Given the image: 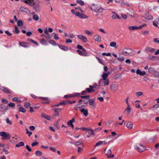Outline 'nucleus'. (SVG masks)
<instances>
[{
  "mask_svg": "<svg viewBox=\"0 0 159 159\" xmlns=\"http://www.w3.org/2000/svg\"><path fill=\"white\" fill-rule=\"evenodd\" d=\"M7 109V108L5 106L2 105L0 107V111L2 112H6Z\"/></svg>",
  "mask_w": 159,
  "mask_h": 159,
  "instance_id": "nucleus-15",
  "label": "nucleus"
},
{
  "mask_svg": "<svg viewBox=\"0 0 159 159\" xmlns=\"http://www.w3.org/2000/svg\"><path fill=\"white\" fill-rule=\"evenodd\" d=\"M30 105V102H26L25 104V108H27L28 107H29Z\"/></svg>",
  "mask_w": 159,
  "mask_h": 159,
  "instance_id": "nucleus-64",
  "label": "nucleus"
},
{
  "mask_svg": "<svg viewBox=\"0 0 159 159\" xmlns=\"http://www.w3.org/2000/svg\"><path fill=\"white\" fill-rule=\"evenodd\" d=\"M44 37L47 39H49L51 38V36L49 33H48V34H46V35Z\"/></svg>",
  "mask_w": 159,
  "mask_h": 159,
  "instance_id": "nucleus-53",
  "label": "nucleus"
},
{
  "mask_svg": "<svg viewBox=\"0 0 159 159\" xmlns=\"http://www.w3.org/2000/svg\"><path fill=\"white\" fill-rule=\"evenodd\" d=\"M104 142L103 141H100L97 142L96 145L94 146V147H96V146H99L101 145L102 144V143Z\"/></svg>",
  "mask_w": 159,
  "mask_h": 159,
  "instance_id": "nucleus-35",
  "label": "nucleus"
},
{
  "mask_svg": "<svg viewBox=\"0 0 159 159\" xmlns=\"http://www.w3.org/2000/svg\"><path fill=\"white\" fill-rule=\"evenodd\" d=\"M142 33L144 35H148L149 34V31L148 30H144L142 32Z\"/></svg>",
  "mask_w": 159,
  "mask_h": 159,
  "instance_id": "nucleus-49",
  "label": "nucleus"
},
{
  "mask_svg": "<svg viewBox=\"0 0 159 159\" xmlns=\"http://www.w3.org/2000/svg\"><path fill=\"white\" fill-rule=\"evenodd\" d=\"M17 25L19 26H21L22 25L23 23L22 20H19L17 22Z\"/></svg>",
  "mask_w": 159,
  "mask_h": 159,
  "instance_id": "nucleus-45",
  "label": "nucleus"
},
{
  "mask_svg": "<svg viewBox=\"0 0 159 159\" xmlns=\"http://www.w3.org/2000/svg\"><path fill=\"white\" fill-rule=\"evenodd\" d=\"M24 145V143L23 142H20L16 144L15 146L16 147H20L23 146Z\"/></svg>",
  "mask_w": 159,
  "mask_h": 159,
  "instance_id": "nucleus-33",
  "label": "nucleus"
},
{
  "mask_svg": "<svg viewBox=\"0 0 159 159\" xmlns=\"http://www.w3.org/2000/svg\"><path fill=\"white\" fill-rule=\"evenodd\" d=\"M6 123L9 125H11L13 124L12 122L8 118H7L6 119Z\"/></svg>",
  "mask_w": 159,
  "mask_h": 159,
  "instance_id": "nucleus-27",
  "label": "nucleus"
},
{
  "mask_svg": "<svg viewBox=\"0 0 159 159\" xmlns=\"http://www.w3.org/2000/svg\"><path fill=\"white\" fill-rule=\"evenodd\" d=\"M38 142H33L32 143L31 145L32 146L34 147V146L37 145L38 144Z\"/></svg>",
  "mask_w": 159,
  "mask_h": 159,
  "instance_id": "nucleus-62",
  "label": "nucleus"
},
{
  "mask_svg": "<svg viewBox=\"0 0 159 159\" xmlns=\"http://www.w3.org/2000/svg\"><path fill=\"white\" fill-rule=\"evenodd\" d=\"M31 131H33L35 129V127L34 126H30L29 127Z\"/></svg>",
  "mask_w": 159,
  "mask_h": 159,
  "instance_id": "nucleus-63",
  "label": "nucleus"
},
{
  "mask_svg": "<svg viewBox=\"0 0 159 159\" xmlns=\"http://www.w3.org/2000/svg\"><path fill=\"white\" fill-rule=\"evenodd\" d=\"M76 2L82 6L84 4V2L82 0H76Z\"/></svg>",
  "mask_w": 159,
  "mask_h": 159,
  "instance_id": "nucleus-38",
  "label": "nucleus"
},
{
  "mask_svg": "<svg viewBox=\"0 0 159 159\" xmlns=\"http://www.w3.org/2000/svg\"><path fill=\"white\" fill-rule=\"evenodd\" d=\"M19 46L25 48L28 47L30 46L29 44V43L24 42H19Z\"/></svg>",
  "mask_w": 159,
  "mask_h": 159,
  "instance_id": "nucleus-10",
  "label": "nucleus"
},
{
  "mask_svg": "<svg viewBox=\"0 0 159 159\" xmlns=\"http://www.w3.org/2000/svg\"><path fill=\"white\" fill-rule=\"evenodd\" d=\"M94 40L98 42H101V38L98 35H96L94 36Z\"/></svg>",
  "mask_w": 159,
  "mask_h": 159,
  "instance_id": "nucleus-24",
  "label": "nucleus"
},
{
  "mask_svg": "<svg viewBox=\"0 0 159 159\" xmlns=\"http://www.w3.org/2000/svg\"><path fill=\"white\" fill-rule=\"evenodd\" d=\"M35 154L38 156H41L42 155V152L39 150L36 151L35 152Z\"/></svg>",
  "mask_w": 159,
  "mask_h": 159,
  "instance_id": "nucleus-34",
  "label": "nucleus"
},
{
  "mask_svg": "<svg viewBox=\"0 0 159 159\" xmlns=\"http://www.w3.org/2000/svg\"><path fill=\"white\" fill-rule=\"evenodd\" d=\"M90 8L96 12L102 13L104 9L99 4H92L90 6Z\"/></svg>",
  "mask_w": 159,
  "mask_h": 159,
  "instance_id": "nucleus-1",
  "label": "nucleus"
},
{
  "mask_svg": "<svg viewBox=\"0 0 159 159\" xmlns=\"http://www.w3.org/2000/svg\"><path fill=\"white\" fill-rule=\"evenodd\" d=\"M129 14L131 17H133L134 16V13L133 11L130 10L129 11V12L127 13Z\"/></svg>",
  "mask_w": 159,
  "mask_h": 159,
  "instance_id": "nucleus-41",
  "label": "nucleus"
},
{
  "mask_svg": "<svg viewBox=\"0 0 159 159\" xmlns=\"http://www.w3.org/2000/svg\"><path fill=\"white\" fill-rule=\"evenodd\" d=\"M85 32L86 34L89 35H91L92 34V33L88 30H86Z\"/></svg>",
  "mask_w": 159,
  "mask_h": 159,
  "instance_id": "nucleus-56",
  "label": "nucleus"
},
{
  "mask_svg": "<svg viewBox=\"0 0 159 159\" xmlns=\"http://www.w3.org/2000/svg\"><path fill=\"white\" fill-rule=\"evenodd\" d=\"M80 111V112L83 114L85 116H88V111L87 109H86L85 108H83L81 109Z\"/></svg>",
  "mask_w": 159,
  "mask_h": 159,
  "instance_id": "nucleus-13",
  "label": "nucleus"
},
{
  "mask_svg": "<svg viewBox=\"0 0 159 159\" xmlns=\"http://www.w3.org/2000/svg\"><path fill=\"white\" fill-rule=\"evenodd\" d=\"M143 17L147 20H149L153 19V17L151 15H146L143 16Z\"/></svg>",
  "mask_w": 159,
  "mask_h": 159,
  "instance_id": "nucleus-20",
  "label": "nucleus"
},
{
  "mask_svg": "<svg viewBox=\"0 0 159 159\" xmlns=\"http://www.w3.org/2000/svg\"><path fill=\"white\" fill-rule=\"evenodd\" d=\"M54 35V39L56 40H58L59 39V37H58L57 34L55 33H53L52 34Z\"/></svg>",
  "mask_w": 159,
  "mask_h": 159,
  "instance_id": "nucleus-57",
  "label": "nucleus"
},
{
  "mask_svg": "<svg viewBox=\"0 0 159 159\" xmlns=\"http://www.w3.org/2000/svg\"><path fill=\"white\" fill-rule=\"evenodd\" d=\"M77 37L84 43H86L88 41L87 38L84 35L82 34L78 35Z\"/></svg>",
  "mask_w": 159,
  "mask_h": 159,
  "instance_id": "nucleus-7",
  "label": "nucleus"
},
{
  "mask_svg": "<svg viewBox=\"0 0 159 159\" xmlns=\"http://www.w3.org/2000/svg\"><path fill=\"white\" fill-rule=\"evenodd\" d=\"M41 116L42 118H44L47 119L48 120H49L50 119V116L46 115L44 113H42L41 115Z\"/></svg>",
  "mask_w": 159,
  "mask_h": 159,
  "instance_id": "nucleus-23",
  "label": "nucleus"
},
{
  "mask_svg": "<svg viewBox=\"0 0 159 159\" xmlns=\"http://www.w3.org/2000/svg\"><path fill=\"white\" fill-rule=\"evenodd\" d=\"M41 43L43 45L47 44V43L46 40L44 39H42L40 40Z\"/></svg>",
  "mask_w": 159,
  "mask_h": 159,
  "instance_id": "nucleus-32",
  "label": "nucleus"
},
{
  "mask_svg": "<svg viewBox=\"0 0 159 159\" xmlns=\"http://www.w3.org/2000/svg\"><path fill=\"white\" fill-rule=\"evenodd\" d=\"M49 149L52 151V152H56L57 150L56 148L54 147H50L49 148Z\"/></svg>",
  "mask_w": 159,
  "mask_h": 159,
  "instance_id": "nucleus-46",
  "label": "nucleus"
},
{
  "mask_svg": "<svg viewBox=\"0 0 159 159\" xmlns=\"http://www.w3.org/2000/svg\"><path fill=\"white\" fill-rule=\"evenodd\" d=\"M80 95V93H75L74 94H72V97H78Z\"/></svg>",
  "mask_w": 159,
  "mask_h": 159,
  "instance_id": "nucleus-44",
  "label": "nucleus"
},
{
  "mask_svg": "<svg viewBox=\"0 0 159 159\" xmlns=\"http://www.w3.org/2000/svg\"><path fill=\"white\" fill-rule=\"evenodd\" d=\"M30 42L34 43V44H35L37 46L38 45V43L37 42H36L35 41H34L32 39H30Z\"/></svg>",
  "mask_w": 159,
  "mask_h": 159,
  "instance_id": "nucleus-55",
  "label": "nucleus"
},
{
  "mask_svg": "<svg viewBox=\"0 0 159 159\" xmlns=\"http://www.w3.org/2000/svg\"><path fill=\"white\" fill-rule=\"evenodd\" d=\"M133 126V124L131 122L129 121L127 122L126 125V126L128 129L130 130L132 129Z\"/></svg>",
  "mask_w": 159,
  "mask_h": 159,
  "instance_id": "nucleus-18",
  "label": "nucleus"
},
{
  "mask_svg": "<svg viewBox=\"0 0 159 159\" xmlns=\"http://www.w3.org/2000/svg\"><path fill=\"white\" fill-rule=\"evenodd\" d=\"M8 106L10 107H14L15 106V104L14 103L11 102L8 104Z\"/></svg>",
  "mask_w": 159,
  "mask_h": 159,
  "instance_id": "nucleus-58",
  "label": "nucleus"
},
{
  "mask_svg": "<svg viewBox=\"0 0 159 159\" xmlns=\"http://www.w3.org/2000/svg\"><path fill=\"white\" fill-rule=\"evenodd\" d=\"M110 75V73L108 72L107 73L104 72L102 75V79H100L98 82V84L99 85H101V84L102 83L103 80H106V79H108L107 78L108 76Z\"/></svg>",
  "mask_w": 159,
  "mask_h": 159,
  "instance_id": "nucleus-4",
  "label": "nucleus"
},
{
  "mask_svg": "<svg viewBox=\"0 0 159 159\" xmlns=\"http://www.w3.org/2000/svg\"><path fill=\"white\" fill-rule=\"evenodd\" d=\"M0 89L7 93H10L11 92V90L9 89L3 87H1L0 88Z\"/></svg>",
  "mask_w": 159,
  "mask_h": 159,
  "instance_id": "nucleus-14",
  "label": "nucleus"
},
{
  "mask_svg": "<svg viewBox=\"0 0 159 159\" xmlns=\"http://www.w3.org/2000/svg\"><path fill=\"white\" fill-rule=\"evenodd\" d=\"M135 94L137 97H138L142 95H143V93L140 91L136 93Z\"/></svg>",
  "mask_w": 159,
  "mask_h": 159,
  "instance_id": "nucleus-40",
  "label": "nucleus"
},
{
  "mask_svg": "<svg viewBox=\"0 0 159 159\" xmlns=\"http://www.w3.org/2000/svg\"><path fill=\"white\" fill-rule=\"evenodd\" d=\"M132 50L130 49L125 48L122 50V54L125 56H131V52Z\"/></svg>",
  "mask_w": 159,
  "mask_h": 159,
  "instance_id": "nucleus-5",
  "label": "nucleus"
},
{
  "mask_svg": "<svg viewBox=\"0 0 159 159\" xmlns=\"http://www.w3.org/2000/svg\"><path fill=\"white\" fill-rule=\"evenodd\" d=\"M119 89V85L117 84H113L110 85V89L112 92H116Z\"/></svg>",
  "mask_w": 159,
  "mask_h": 159,
  "instance_id": "nucleus-6",
  "label": "nucleus"
},
{
  "mask_svg": "<svg viewBox=\"0 0 159 159\" xmlns=\"http://www.w3.org/2000/svg\"><path fill=\"white\" fill-rule=\"evenodd\" d=\"M19 111L20 112L23 113H25L26 112V110L24 108L22 107H20L19 108Z\"/></svg>",
  "mask_w": 159,
  "mask_h": 159,
  "instance_id": "nucleus-39",
  "label": "nucleus"
},
{
  "mask_svg": "<svg viewBox=\"0 0 159 159\" xmlns=\"http://www.w3.org/2000/svg\"><path fill=\"white\" fill-rule=\"evenodd\" d=\"M137 26H130L129 27V29L130 31L137 30Z\"/></svg>",
  "mask_w": 159,
  "mask_h": 159,
  "instance_id": "nucleus-28",
  "label": "nucleus"
},
{
  "mask_svg": "<svg viewBox=\"0 0 159 159\" xmlns=\"http://www.w3.org/2000/svg\"><path fill=\"white\" fill-rule=\"evenodd\" d=\"M136 74L140 75H144L146 74V72L144 71H142L140 69H138L136 71Z\"/></svg>",
  "mask_w": 159,
  "mask_h": 159,
  "instance_id": "nucleus-16",
  "label": "nucleus"
},
{
  "mask_svg": "<svg viewBox=\"0 0 159 159\" xmlns=\"http://www.w3.org/2000/svg\"><path fill=\"white\" fill-rule=\"evenodd\" d=\"M39 5L38 4L35 5L34 7V9L36 11H39Z\"/></svg>",
  "mask_w": 159,
  "mask_h": 159,
  "instance_id": "nucleus-30",
  "label": "nucleus"
},
{
  "mask_svg": "<svg viewBox=\"0 0 159 159\" xmlns=\"http://www.w3.org/2000/svg\"><path fill=\"white\" fill-rule=\"evenodd\" d=\"M131 109L130 106H127L125 110V111H126L127 113V114H129L131 111Z\"/></svg>",
  "mask_w": 159,
  "mask_h": 159,
  "instance_id": "nucleus-25",
  "label": "nucleus"
},
{
  "mask_svg": "<svg viewBox=\"0 0 159 159\" xmlns=\"http://www.w3.org/2000/svg\"><path fill=\"white\" fill-rule=\"evenodd\" d=\"M102 83H103L104 86H106L109 85V81L108 79H106L103 80Z\"/></svg>",
  "mask_w": 159,
  "mask_h": 159,
  "instance_id": "nucleus-31",
  "label": "nucleus"
},
{
  "mask_svg": "<svg viewBox=\"0 0 159 159\" xmlns=\"http://www.w3.org/2000/svg\"><path fill=\"white\" fill-rule=\"evenodd\" d=\"M147 25L146 24H143V25H140L139 26H137V30L142 29L143 27L146 26Z\"/></svg>",
  "mask_w": 159,
  "mask_h": 159,
  "instance_id": "nucleus-47",
  "label": "nucleus"
},
{
  "mask_svg": "<svg viewBox=\"0 0 159 159\" xmlns=\"http://www.w3.org/2000/svg\"><path fill=\"white\" fill-rule=\"evenodd\" d=\"M64 97L66 99H69L72 97V94H69L68 95H66L64 96Z\"/></svg>",
  "mask_w": 159,
  "mask_h": 159,
  "instance_id": "nucleus-52",
  "label": "nucleus"
},
{
  "mask_svg": "<svg viewBox=\"0 0 159 159\" xmlns=\"http://www.w3.org/2000/svg\"><path fill=\"white\" fill-rule=\"evenodd\" d=\"M95 99L93 98L90 99H89L88 102H89V105L92 106L93 107H95L96 104L94 103Z\"/></svg>",
  "mask_w": 159,
  "mask_h": 159,
  "instance_id": "nucleus-11",
  "label": "nucleus"
},
{
  "mask_svg": "<svg viewBox=\"0 0 159 159\" xmlns=\"http://www.w3.org/2000/svg\"><path fill=\"white\" fill-rule=\"evenodd\" d=\"M65 42L66 43H71L72 42V40L70 39H66Z\"/></svg>",
  "mask_w": 159,
  "mask_h": 159,
  "instance_id": "nucleus-61",
  "label": "nucleus"
},
{
  "mask_svg": "<svg viewBox=\"0 0 159 159\" xmlns=\"http://www.w3.org/2000/svg\"><path fill=\"white\" fill-rule=\"evenodd\" d=\"M110 46L111 47H114L115 48H117L118 47L116 45V43L115 42H112L110 43Z\"/></svg>",
  "mask_w": 159,
  "mask_h": 159,
  "instance_id": "nucleus-26",
  "label": "nucleus"
},
{
  "mask_svg": "<svg viewBox=\"0 0 159 159\" xmlns=\"http://www.w3.org/2000/svg\"><path fill=\"white\" fill-rule=\"evenodd\" d=\"M93 131L90 129H87V131L86 133V134H87L86 135V136L87 137L89 138L90 137L91 135V134L93 133Z\"/></svg>",
  "mask_w": 159,
  "mask_h": 159,
  "instance_id": "nucleus-22",
  "label": "nucleus"
},
{
  "mask_svg": "<svg viewBox=\"0 0 159 159\" xmlns=\"http://www.w3.org/2000/svg\"><path fill=\"white\" fill-rule=\"evenodd\" d=\"M49 43H50L54 46H55L57 45L56 43L53 40H49Z\"/></svg>",
  "mask_w": 159,
  "mask_h": 159,
  "instance_id": "nucleus-43",
  "label": "nucleus"
},
{
  "mask_svg": "<svg viewBox=\"0 0 159 159\" xmlns=\"http://www.w3.org/2000/svg\"><path fill=\"white\" fill-rule=\"evenodd\" d=\"M26 3L32 7L34 5L35 3L33 0H27Z\"/></svg>",
  "mask_w": 159,
  "mask_h": 159,
  "instance_id": "nucleus-21",
  "label": "nucleus"
},
{
  "mask_svg": "<svg viewBox=\"0 0 159 159\" xmlns=\"http://www.w3.org/2000/svg\"><path fill=\"white\" fill-rule=\"evenodd\" d=\"M105 152H106V155L107 156V158H112L114 157V155L111 154L112 151L111 149H109L107 151L105 149Z\"/></svg>",
  "mask_w": 159,
  "mask_h": 159,
  "instance_id": "nucleus-9",
  "label": "nucleus"
},
{
  "mask_svg": "<svg viewBox=\"0 0 159 159\" xmlns=\"http://www.w3.org/2000/svg\"><path fill=\"white\" fill-rule=\"evenodd\" d=\"M2 151L5 152V154L6 155L7 154L9 153L8 150L5 148H3Z\"/></svg>",
  "mask_w": 159,
  "mask_h": 159,
  "instance_id": "nucleus-59",
  "label": "nucleus"
},
{
  "mask_svg": "<svg viewBox=\"0 0 159 159\" xmlns=\"http://www.w3.org/2000/svg\"><path fill=\"white\" fill-rule=\"evenodd\" d=\"M145 50L147 52H150L151 53H153L155 51V49L151 47H147L145 49Z\"/></svg>",
  "mask_w": 159,
  "mask_h": 159,
  "instance_id": "nucleus-12",
  "label": "nucleus"
},
{
  "mask_svg": "<svg viewBox=\"0 0 159 159\" xmlns=\"http://www.w3.org/2000/svg\"><path fill=\"white\" fill-rule=\"evenodd\" d=\"M13 32L15 34H18L19 33V30L16 26H15V30L13 31Z\"/></svg>",
  "mask_w": 159,
  "mask_h": 159,
  "instance_id": "nucleus-36",
  "label": "nucleus"
},
{
  "mask_svg": "<svg viewBox=\"0 0 159 159\" xmlns=\"http://www.w3.org/2000/svg\"><path fill=\"white\" fill-rule=\"evenodd\" d=\"M33 18L35 21H37L39 20V17L37 15H34L33 16Z\"/></svg>",
  "mask_w": 159,
  "mask_h": 159,
  "instance_id": "nucleus-37",
  "label": "nucleus"
},
{
  "mask_svg": "<svg viewBox=\"0 0 159 159\" xmlns=\"http://www.w3.org/2000/svg\"><path fill=\"white\" fill-rule=\"evenodd\" d=\"M58 46L60 48L63 50L66 51L68 50V48L66 46L62 45H59Z\"/></svg>",
  "mask_w": 159,
  "mask_h": 159,
  "instance_id": "nucleus-29",
  "label": "nucleus"
},
{
  "mask_svg": "<svg viewBox=\"0 0 159 159\" xmlns=\"http://www.w3.org/2000/svg\"><path fill=\"white\" fill-rule=\"evenodd\" d=\"M77 52L81 56H84L85 55V54L82 52H81L80 50H77Z\"/></svg>",
  "mask_w": 159,
  "mask_h": 159,
  "instance_id": "nucleus-51",
  "label": "nucleus"
},
{
  "mask_svg": "<svg viewBox=\"0 0 159 159\" xmlns=\"http://www.w3.org/2000/svg\"><path fill=\"white\" fill-rule=\"evenodd\" d=\"M117 59L119 61H122L124 60V57L123 56H120L117 58Z\"/></svg>",
  "mask_w": 159,
  "mask_h": 159,
  "instance_id": "nucleus-42",
  "label": "nucleus"
},
{
  "mask_svg": "<svg viewBox=\"0 0 159 159\" xmlns=\"http://www.w3.org/2000/svg\"><path fill=\"white\" fill-rule=\"evenodd\" d=\"M26 134H28V136H30L32 134V132H30V131H29L27 129H26Z\"/></svg>",
  "mask_w": 159,
  "mask_h": 159,
  "instance_id": "nucleus-50",
  "label": "nucleus"
},
{
  "mask_svg": "<svg viewBox=\"0 0 159 159\" xmlns=\"http://www.w3.org/2000/svg\"><path fill=\"white\" fill-rule=\"evenodd\" d=\"M86 91L88 93H91L92 92H93L94 90L93 89H91L89 88H87L86 89Z\"/></svg>",
  "mask_w": 159,
  "mask_h": 159,
  "instance_id": "nucleus-54",
  "label": "nucleus"
},
{
  "mask_svg": "<svg viewBox=\"0 0 159 159\" xmlns=\"http://www.w3.org/2000/svg\"><path fill=\"white\" fill-rule=\"evenodd\" d=\"M81 98H85L87 99H89L90 97V96H81Z\"/></svg>",
  "mask_w": 159,
  "mask_h": 159,
  "instance_id": "nucleus-60",
  "label": "nucleus"
},
{
  "mask_svg": "<svg viewBox=\"0 0 159 159\" xmlns=\"http://www.w3.org/2000/svg\"><path fill=\"white\" fill-rule=\"evenodd\" d=\"M0 136L2 137V139H8L11 137L10 134L5 131L0 132Z\"/></svg>",
  "mask_w": 159,
  "mask_h": 159,
  "instance_id": "nucleus-3",
  "label": "nucleus"
},
{
  "mask_svg": "<svg viewBox=\"0 0 159 159\" xmlns=\"http://www.w3.org/2000/svg\"><path fill=\"white\" fill-rule=\"evenodd\" d=\"M20 10L21 11L25 12L26 13L30 12L29 10L27 8L23 6L20 7Z\"/></svg>",
  "mask_w": 159,
  "mask_h": 159,
  "instance_id": "nucleus-19",
  "label": "nucleus"
},
{
  "mask_svg": "<svg viewBox=\"0 0 159 159\" xmlns=\"http://www.w3.org/2000/svg\"><path fill=\"white\" fill-rule=\"evenodd\" d=\"M75 15L82 19H86L88 18V16L84 14L80 13V12L77 11L75 12Z\"/></svg>",
  "mask_w": 159,
  "mask_h": 159,
  "instance_id": "nucleus-8",
  "label": "nucleus"
},
{
  "mask_svg": "<svg viewBox=\"0 0 159 159\" xmlns=\"http://www.w3.org/2000/svg\"><path fill=\"white\" fill-rule=\"evenodd\" d=\"M134 149L139 152H142L145 151L146 149L145 147L143 145L139 143L135 144L134 146Z\"/></svg>",
  "mask_w": 159,
  "mask_h": 159,
  "instance_id": "nucleus-2",
  "label": "nucleus"
},
{
  "mask_svg": "<svg viewBox=\"0 0 159 159\" xmlns=\"http://www.w3.org/2000/svg\"><path fill=\"white\" fill-rule=\"evenodd\" d=\"M112 13L113 15H112L111 17L113 19H120V17L115 12L113 11L112 12Z\"/></svg>",
  "mask_w": 159,
  "mask_h": 159,
  "instance_id": "nucleus-17",
  "label": "nucleus"
},
{
  "mask_svg": "<svg viewBox=\"0 0 159 159\" xmlns=\"http://www.w3.org/2000/svg\"><path fill=\"white\" fill-rule=\"evenodd\" d=\"M154 107H156V109H157L159 107V103L157 104H156L154 105L153 107L151 108V109H153V108Z\"/></svg>",
  "mask_w": 159,
  "mask_h": 159,
  "instance_id": "nucleus-48",
  "label": "nucleus"
}]
</instances>
